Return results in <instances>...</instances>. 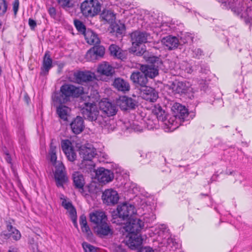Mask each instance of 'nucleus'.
<instances>
[{
	"label": "nucleus",
	"instance_id": "nucleus-1",
	"mask_svg": "<svg viewBox=\"0 0 252 252\" xmlns=\"http://www.w3.org/2000/svg\"><path fill=\"white\" fill-rule=\"evenodd\" d=\"M98 93L94 96L85 94L81 96L83 103L81 105V112L85 119L94 122L101 127L105 126L108 119L102 114H100L99 110L97 107L96 102L99 99Z\"/></svg>",
	"mask_w": 252,
	"mask_h": 252
},
{
	"label": "nucleus",
	"instance_id": "nucleus-2",
	"mask_svg": "<svg viewBox=\"0 0 252 252\" xmlns=\"http://www.w3.org/2000/svg\"><path fill=\"white\" fill-rule=\"evenodd\" d=\"M85 94L83 87L65 83L61 87L60 92L55 94L53 100L59 104H65L70 102L71 98Z\"/></svg>",
	"mask_w": 252,
	"mask_h": 252
},
{
	"label": "nucleus",
	"instance_id": "nucleus-3",
	"mask_svg": "<svg viewBox=\"0 0 252 252\" xmlns=\"http://www.w3.org/2000/svg\"><path fill=\"white\" fill-rule=\"evenodd\" d=\"M135 213L136 210L133 205L124 202L117 206L116 210L111 212V216L113 220L119 218L123 220H127Z\"/></svg>",
	"mask_w": 252,
	"mask_h": 252
},
{
	"label": "nucleus",
	"instance_id": "nucleus-4",
	"mask_svg": "<svg viewBox=\"0 0 252 252\" xmlns=\"http://www.w3.org/2000/svg\"><path fill=\"white\" fill-rule=\"evenodd\" d=\"M81 11L86 17H93L101 10V4L97 0H86L81 4Z\"/></svg>",
	"mask_w": 252,
	"mask_h": 252
},
{
	"label": "nucleus",
	"instance_id": "nucleus-5",
	"mask_svg": "<svg viewBox=\"0 0 252 252\" xmlns=\"http://www.w3.org/2000/svg\"><path fill=\"white\" fill-rule=\"evenodd\" d=\"M130 41L133 47H139L141 44L149 42L151 35L145 31L136 30L129 34Z\"/></svg>",
	"mask_w": 252,
	"mask_h": 252
},
{
	"label": "nucleus",
	"instance_id": "nucleus-6",
	"mask_svg": "<svg viewBox=\"0 0 252 252\" xmlns=\"http://www.w3.org/2000/svg\"><path fill=\"white\" fill-rule=\"evenodd\" d=\"M103 203L107 206H114L118 203L120 197L117 191L113 189H105L102 194Z\"/></svg>",
	"mask_w": 252,
	"mask_h": 252
},
{
	"label": "nucleus",
	"instance_id": "nucleus-7",
	"mask_svg": "<svg viewBox=\"0 0 252 252\" xmlns=\"http://www.w3.org/2000/svg\"><path fill=\"white\" fill-rule=\"evenodd\" d=\"M99 108L104 115L103 116L108 119V117L115 115L117 112L116 105L108 101L106 98L103 99L99 102Z\"/></svg>",
	"mask_w": 252,
	"mask_h": 252
},
{
	"label": "nucleus",
	"instance_id": "nucleus-8",
	"mask_svg": "<svg viewBox=\"0 0 252 252\" xmlns=\"http://www.w3.org/2000/svg\"><path fill=\"white\" fill-rule=\"evenodd\" d=\"M64 170L65 168L62 163H59L56 167L54 176L58 187H63V185L68 182V178Z\"/></svg>",
	"mask_w": 252,
	"mask_h": 252
},
{
	"label": "nucleus",
	"instance_id": "nucleus-9",
	"mask_svg": "<svg viewBox=\"0 0 252 252\" xmlns=\"http://www.w3.org/2000/svg\"><path fill=\"white\" fill-rule=\"evenodd\" d=\"M95 178L100 183L106 184L112 181L114 174L110 170L99 167L95 170Z\"/></svg>",
	"mask_w": 252,
	"mask_h": 252
},
{
	"label": "nucleus",
	"instance_id": "nucleus-10",
	"mask_svg": "<svg viewBox=\"0 0 252 252\" xmlns=\"http://www.w3.org/2000/svg\"><path fill=\"white\" fill-rule=\"evenodd\" d=\"M72 177L74 188L83 195H86L87 194L84 189L85 181L83 174L79 172H75L72 174Z\"/></svg>",
	"mask_w": 252,
	"mask_h": 252
},
{
	"label": "nucleus",
	"instance_id": "nucleus-11",
	"mask_svg": "<svg viewBox=\"0 0 252 252\" xmlns=\"http://www.w3.org/2000/svg\"><path fill=\"white\" fill-rule=\"evenodd\" d=\"M61 147L67 159L71 162L74 161L76 159L77 156L70 141L68 139L62 140Z\"/></svg>",
	"mask_w": 252,
	"mask_h": 252
},
{
	"label": "nucleus",
	"instance_id": "nucleus-12",
	"mask_svg": "<svg viewBox=\"0 0 252 252\" xmlns=\"http://www.w3.org/2000/svg\"><path fill=\"white\" fill-rule=\"evenodd\" d=\"M142 98L150 102H155L158 98V92L155 88L146 86L140 89Z\"/></svg>",
	"mask_w": 252,
	"mask_h": 252
},
{
	"label": "nucleus",
	"instance_id": "nucleus-13",
	"mask_svg": "<svg viewBox=\"0 0 252 252\" xmlns=\"http://www.w3.org/2000/svg\"><path fill=\"white\" fill-rule=\"evenodd\" d=\"M126 224V230L131 234H137L141 230L143 222L138 219H129Z\"/></svg>",
	"mask_w": 252,
	"mask_h": 252
},
{
	"label": "nucleus",
	"instance_id": "nucleus-14",
	"mask_svg": "<svg viewBox=\"0 0 252 252\" xmlns=\"http://www.w3.org/2000/svg\"><path fill=\"white\" fill-rule=\"evenodd\" d=\"M74 81L78 84L90 82L95 78L94 74L91 71H78L73 73Z\"/></svg>",
	"mask_w": 252,
	"mask_h": 252
},
{
	"label": "nucleus",
	"instance_id": "nucleus-15",
	"mask_svg": "<svg viewBox=\"0 0 252 252\" xmlns=\"http://www.w3.org/2000/svg\"><path fill=\"white\" fill-rule=\"evenodd\" d=\"M174 112V116L176 120L180 122H184L189 116L188 109L180 103H175L172 107Z\"/></svg>",
	"mask_w": 252,
	"mask_h": 252
},
{
	"label": "nucleus",
	"instance_id": "nucleus-16",
	"mask_svg": "<svg viewBox=\"0 0 252 252\" xmlns=\"http://www.w3.org/2000/svg\"><path fill=\"white\" fill-rule=\"evenodd\" d=\"M82 145L79 147V154L84 160H91L96 155V149L91 145L88 144Z\"/></svg>",
	"mask_w": 252,
	"mask_h": 252
},
{
	"label": "nucleus",
	"instance_id": "nucleus-17",
	"mask_svg": "<svg viewBox=\"0 0 252 252\" xmlns=\"http://www.w3.org/2000/svg\"><path fill=\"white\" fill-rule=\"evenodd\" d=\"M117 104L122 110H127L135 109L137 102L131 97L123 96L117 101Z\"/></svg>",
	"mask_w": 252,
	"mask_h": 252
},
{
	"label": "nucleus",
	"instance_id": "nucleus-18",
	"mask_svg": "<svg viewBox=\"0 0 252 252\" xmlns=\"http://www.w3.org/2000/svg\"><path fill=\"white\" fill-rule=\"evenodd\" d=\"M170 89H172L174 94H185L189 91V83L175 80L171 83Z\"/></svg>",
	"mask_w": 252,
	"mask_h": 252
},
{
	"label": "nucleus",
	"instance_id": "nucleus-19",
	"mask_svg": "<svg viewBox=\"0 0 252 252\" xmlns=\"http://www.w3.org/2000/svg\"><path fill=\"white\" fill-rule=\"evenodd\" d=\"M130 79L135 85H138L142 88L145 87L148 80L143 71L133 72L130 75Z\"/></svg>",
	"mask_w": 252,
	"mask_h": 252
},
{
	"label": "nucleus",
	"instance_id": "nucleus-20",
	"mask_svg": "<svg viewBox=\"0 0 252 252\" xmlns=\"http://www.w3.org/2000/svg\"><path fill=\"white\" fill-rule=\"evenodd\" d=\"M70 126L71 131L74 134H80L85 128L84 119L80 116H77L73 119L70 124Z\"/></svg>",
	"mask_w": 252,
	"mask_h": 252
},
{
	"label": "nucleus",
	"instance_id": "nucleus-21",
	"mask_svg": "<svg viewBox=\"0 0 252 252\" xmlns=\"http://www.w3.org/2000/svg\"><path fill=\"white\" fill-rule=\"evenodd\" d=\"M110 33L113 35H115L118 37H122L126 31V26L124 24L116 23L115 21L112 23L109 27Z\"/></svg>",
	"mask_w": 252,
	"mask_h": 252
},
{
	"label": "nucleus",
	"instance_id": "nucleus-22",
	"mask_svg": "<svg viewBox=\"0 0 252 252\" xmlns=\"http://www.w3.org/2000/svg\"><path fill=\"white\" fill-rule=\"evenodd\" d=\"M161 42L166 47V49L169 50L176 49L180 44L178 38L172 35H168L162 38Z\"/></svg>",
	"mask_w": 252,
	"mask_h": 252
},
{
	"label": "nucleus",
	"instance_id": "nucleus-23",
	"mask_svg": "<svg viewBox=\"0 0 252 252\" xmlns=\"http://www.w3.org/2000/svg\"><path fill=\"white\" fill-rule=\"evenodd\" d=\"M97 72L102 75L111 77L115 74V68L109 63L103 62L99 64L97 68Z\"/></svg>",
	"mask_w": 252,
	"mask_h": 252
},
{
	"label": "nucleus",
	"instance_id": "nucleus-24",
	"mask_svg": "<svg viewBox=\"0 0 252 252\" xmlns=\"http://www.w3.org/2000/svg\"><path fill=\"white\" fill-rule=\"evenodd\" d=\"M113 86L118 91L126 92L130 90V85L127 81L121 77L116 78L113 82Z\"/></svg>",
	"mask_w": 252,
	"mask_h": 252
},
{
	"label": "nucleus",
	"instance_id": "nucleus-25",
	"mask_svg": "<svg viewBox=\"0 0 252 252\" xmlns=\"http://www.w3.org/2000/svg\"><path fill=\"white\" fill-rule=\"evenodd\" d=\"M94 231L100 237L112 235L113 233L112 229L106 221L98 225H96L94 227Z\"/></svg>",
	"mask_w": 252,
	"mask_h": 252
},
{
	"label": "nucleus",
	"instance_id": "nucleus-26",
	"mask_svg": "<svg viewBox=\"0 0 252 252\" xmlns=\"http://www.w3.org/2000/svg\"><path fill=\"white\" fill-rule=\"evenodd\" d=\"M100 18L104 24L108 23L111 25L115 21L116 15L112 10L104 9L100 14Z\"/></svg>",
	"mask_w": 252,
	"mask_h": 252
},
{
	"label": "nucleus",
	"instance_id": "nucleus-27",
	"mask_svg": "<svg viewBox=\"0 0 252 252\" xmlns=\"http://www.w3.org/2000/svg\"><path fill=\"white\" fill-rule=\"evenodd\" d=\"M90 219L91 221L96 225L104 222L107 220L104 212L97 211L90 214Z\"/></svg>",
	"mask_w": 252,
	"mask_h": 252
},
{
	"label": "nucleus",
	"instance_id": "nucleus-28",
	"mask_svg": "<svg viewBox=\"0 0 252 252\" xmlns=\"http://www.w3.org/2000/svg\"><path fill=\"white\" fill-rule=\"evenodd\" d=\"M86 42L90 45L99 44L100 42L97 34L91 29H87V32L84 35Z\"/></svg>",
	"mask_w": 252,
	"mask_h": 252
},
{
	"label": "nucleus",
	"instance_id": "nucleus-29",
	"mask_svg": "<svg viewBox=\"0 0 252 252\" xmlns=\"http://www.w3.org/2000/svg\"><path fill=\"white\" fill-rule=\"evenodd\" d=\"M109 51L111 56L115 58L124 60L126 59L124 52L117 45L111 44L109 47Z\"/></svg>",
	"mask_w": 252,
	"mask_h": 252
},
{
	"label": "nucleus",
	"instance_id": "nucleus-30",
	"mask_svg": "<svg viewBox=\"0 0 252 252\" xmlns=\"http://www.w3.org/2000/svg\"><path fill=\"white\" fill-rule=\"evenodd\" d=\"M52 66V59L50 57L49 51H46L43 60L41 74L46 75Z\"/></svg>",
	"mask_w": 252,
	"mask_h": 252
},
{
	"label": "nucleus",
	"instance_id": "nucleus-31",
	"mask_svg": "<svg viewBox=\"0 0 252 252\" xmlns=\"http://www.w3.org/2000/svg\"><path fill=\"white\" fill-rule=\"evenodd\" d=\"M140 71H143L148 77L153 78L158 73V67L150 66V65H142L140 67Z\"/></svg>",
	"mask_w": 252,
	"mask_h": 252
},
{
	"label": "nucleus",
	"instance_id": "nucleus-32",
	"mask_svg": "<svg viewBox=\"0 0 252 252\" xmlns=\"http://www.w3.org/2000/svg\"><path fill=\"white\" fill-rule=\"evenodd\" d=\"M145 61L149 64H151L150 66L158 67L162 63L161 60L159 57L154 55L152 53L148 52L145 55Z\"/></svg>",
	"mask_w": 252,
	"mask_h": 252
},
{
	"label": "nucleus",
	"instance_id": "nucleus-33",
	"mask_svg": "<svg viewBox=\"0 0 252 252\" xmlns=\"http://www.w3.org/2000/svg\"><path fill=\"white\" fill-rule=\"evenodd\" d=\"M152 112L157 116L158 121L161 122H165L166 121L167 114L159 104L155 106Z\"/></svg>",
	"mask_w": 252,
	"mask_h": 252
},
{
	"label": "nucleus",
	"instance_id": "nucleus-34",
	"mask_svg": "<svg viewBox=\"0 0 252 252\" xmlns=\"http://www.w3.org/2000/svg\"><path fill=\"white\" fill-rule=\"evenodd\" d=\"M63 104H60V105L57 107V113L59 117L64 121H67V117L70 111V108Z\"/></svg>",
	"mask_w": 252,
	"mask_h": 252
},
{
	"label": "nucleus",
	"instance_id": "nucleus-35",
	"mask_svg": "<svg viewBox=\"0 0 252 252\" xmlns=\"http://www.w3.org/2000/svg\"><path fill=\"white\" fill-rule=\"evenodd\" d=\"M49 155L50 156V160L55 164L57 161V156H56V146L54 144L53 140L50 143Z\"/></svg>",
	"mask_w": 252,
	"mask_h": 252
},
{
	"label": "nucleus",
	"instance_id": "nucleus-36",
	"mask_svg": "<svg viewBox=\"0 0 252 252\" xmlns=\"http://www.w3.org/2000/svg\"><path fill=\"white\" fill-rule=\"evenodd\" d=\"M74 24L77 31L84 35L86 32H87V30L84 23L82 21L76 19L74 21Z\"/></svg>",
	"mask_w": 252,
	"mask_h": 252
},
{
	"label": "nucleus",
	"instance_id": "nucleus-37",
	"mask_svg": "<svg viewBox=\"0 0 252 252\" xmlns=\"http://www.w3.org/2000/svg\"><path fill=\"white\" fill-rule=\"evenodd\" d=\"M137 47H133V46L131 47V52L137 56H142L143 58L145 59V55L146 53H148L149 51H147L144 48H141L140 50H137Z\"/></svg>",
	"mask_w": 252,
	"mask_h": 252
},
{
	"label": "nucleus",
	"instance_id": "nucleus-38",
	"mask_svg": "<svg viewBox=\"0 0 252 252\" xmlns=\"http://www.w3.org/2000/svg\"><path fill=\"white\" fill-rule=\"evenodd\" d=\"M92 49L96 51L97 53V56L100 58H102L105 53V48L103 46L94 45V46L92 47Z\"/></svg>",
	"mask_w": 252,
	"mask_h": 252
},
{
	"label": "nucleus",
	"instance_id": "nucleus-39",
	"mask_svg": "<svg viewBox=\"0 0 252 252\" xmlns=\"http://www.w3.org/2000/svg\"><path fill=\"white\" fill-rule=\"evenodd\" d=\"M69 216L71 219L74 226L78 228V224L77 222V213L75 208H73L69 212Z\"/></svg>",
	"mask_w": 252,
	"mask_h": 252
},
{
	"label": "nucleus",
	"instance_id": "nucleus-40",
	"mask_svg": "<svg viewBox=\"0 0 252 252\" xmlns=\"http://www.w3.org/2000/svg\"><path fill=\"white\" fill-rule=\"evenodd\" d=\"M81 227L82 232L86 233L87 238L88 239L91 238L93 236V233H92L88 223H86V225L82 224L81 225Z\"/></svg>",
	"mask_w": 252,
	"mask_h": 252
},
{
	"label": "nucleus",
	"instance_id": "nucleus-41",
	"mask_svg": "<svg viewBox=\"0 0 252 252\" xmlns=\"http://www.w3.org/2000/svg\"><path fill=\"white\" fill-rule=\"evenodd\" d=\"M58 3L63 8H70L72 6L71 0H57Z\"/></svg>",
	"mask_w": 252,
	"mask_h": 252
},
{
	"label": "nucleus",
	"instance_id": "nucleus-42",
	"mask_svg": "<svg viewBox=\"0 0 252 252\" xmlns=\"http://www.w3.org/2000/svg\"><path fill=\"white\" fill-rule=\"evenodd\" d=\"M93 50L92 48H91L86 53V58L89 61H95L97 60V58L95 57Z\"/></svg>",
	"mask_w": 252,
	"mask_h": 252
},
{
	"label": "nucleus",
	"instance_id": "nucleus-43",
	"mask_svg": "<svg viewBox=\"0 0 252 252\" xmlns=\"http://www.w3.org/2000/svg\"><path fill=\"white\" fill-rule=\"evenodd\" d=\"M82 247L85 252H95V248L87 242H83Z\"/></svg>",
	"mask_w": 252,
	"mask_h": 252
},
{
	"label": "nucleus",
	"instance_id": "nucleus-44",
	"mask_svg": "<svg viewBox=\"0 0 252 252\" xmlns=\"http://www.w3.org/2000/svg\"><path fill=\"white\" fill-rule=\"evenodd\" d=\"M7 8V3L6 0H2L0 2V15H3L6 11Z\"/></svg>",
	"mask_w": 252,
	"mask_h": 252
},
{
	"label": "nucleus",
	"instance_id": "nucleus-45",
	"mask_svg": "<svg viewBox=\"0 0 252 252\" xmlns=\"http://www.w3.org/2000/svg\"><path fill=\"white\" fill-rule=\"evenodd\" d=\"M6 226L8 233H5V232H3V234L6 236H8L9 235L12 234V233H13V231L16 229V228L13 227L10 222H7Z\"/></svg>",
	"mask_w": 252,
	"mask_h": 252
},
{
	"label": "nucleus",
	"instance_id": "nucleus-46",
	"mask_svg": "<svg viewBox=\"0 0 252 252\" xmlns=\"http://www.w3.org/2000/svg\"><path fill=\"white\" fill-rule=\"evenodd\" d=\"M62 206L67 210H71L73 208H75L72 205V204L70 202H66V200H64L62 202Z\"/></svg>",
	"mask_w": 252,
	"mask_h": 252
},
{
	"label": "nucleus",
	"instance_id": "nucleus-47",
	"mask_svg": "<svg viewBox=\"0 0 252 252\" xmlns=\"http://www.w3.org/2000/svg\"><path fill=\"white\" fill-rule=\"evenodd\" d=\"M8 236L12 237L13 238V239L15 240H19L21 238V234L20 232L17 229H16L13 231V233H12V234L9 235Z\"/></svg>",
	"mask_w": 252,
	"mask_h": 252
},
{
	"label": "nucleus",
	"instance_id": "nucleus-48",
	"mask_svg": "<svg viewBox=\"0 0 252 252\" xmlns=\"http://www.w3.org/2000/svg\"><path fill=\"white\" fill-rule=\"evenodd\" d=\"M90 193H94L96 192V186L94 184H91L87 186Z\"/></svg>",
	"mask_w": 252,
	"mask_h": 252
},
{
	"label": "nucleus",
	"instance_id": "nucleus-49",
	"mask_svg": "<svg viewBox=\"0 0 252 252\" xmlns=\"http://www.w3.org/2000/svg\"><path fill=\"white\" fill-rule=\"evenodd\" d=\"M19 6V0H15L13 3V9L15 15H16Z\"/></svg>",
	"mask_w": 252,
	"mask_h": 252
},
{
	"label": "nucleus",
	"instance_id": "nucleus-50",
	"mask_svg": "<svg viewBox=\"0 0 252 252\" xmlns=\"http://www.w3.org/2000/svg\"><path fill=\"white\" fill-rule=\"evenodd\" d=\"M193 57L196 58H199V57L202 55L203 51L199 48L195 49L193 51Z\"/></svg>",
	"mask_w": 252,
	"mask_h": 252
},
{
	"label": "nucleus",
	"instance_id": "nucleus-51",
	"mask_svg": "<svg viewBox=\"0 0 252 252\" xmlns=\"http://www.w3.org/2000/svg\"><path fill=\"white\" fill-rule=\"evenodd\" d=\"M29 25L32 30H34L36 26V22L35 20L30 18L29 19Z\"/></svg>",
	"mask_w": 252,
	"mask_h": 252
},
{
	"label": "nucleus",
	"instance_id": "nucleus-52",
	"mask_svg": "<svg viewBox=\"0 0 252 252\" xmlns=\"http://www.w3.org/2000/svg\"><path fill=\"white\" fill-rule=\"evenodd\" d=\"M79 221L81 225L82 224L86 225L87 223L86 217L85 215L83 214L80 217Z\"/></svg>",
	"mask_w": 252,
	"mask_h": 252
},
{
	"label": "nucleus",
	"instance_id": "nucleus-53",
	"mask_svg": "<svg viewBox=\"0 0 252 252\" xmlns=\"http://www.w3.org/2000/svg\"><path fill=\"white\" fill-rule=\"evenodd\" d=\"M48 12L51 17H55L56 15V10L55 7H51L48 9Z\"/></svg>",
	"mask_w": 252,
	"mask_h": 252
},
{
	"label": "nucleus",
	"instance_id": "nucleus-54",
	"mask_svg": "<svg viewBox=\"0 0 252 252\" xmlns=\"http://www.w3.org/2000/svg\"><path fill=\"white\" fill-rule=\"evenodd\" d=\"M4 151V153L5 155V160H6L7 163H8L9 164H11L12 159H11V156H10V155L9 154V153H8L7 151Z\"/></svg>",
	"mask_w": 252,
	"mask_h": 252
},
{
	"label": "nucleus",
	"instance_id": "nucleus-55",
	"mask_svg": "<svg viewBox=\"0 0 252 252\" xmlns=\"http://www.w3.org/2000/svg\"><path fill=\"white\" fill-rule=\"evenodd\" d=\"M141 252H154V250L150 247H146L143 249Z\"/></svg>",
	"mask_w": 252,
	"mask_h": 252
},
{
	"label": "nucleus",
	"instance_id": "nucleus-56",
	"mask_svg": "<svg viewBox=\"0 0 252 252\" xmlns=\"http://www.w3.org/2000/svg\"><path fill=\"white\" fill-rule=\"evenodd\" d=\"M93 52H94V55H95V57H96V58H97V60H98V59H99L100 58L97 56V53H96V51H95V50H93Z\"/></svg>",
	"mask_w": 252,
	"mask_h": 252
},
{
	"label": "nucleus",
	"instance_id": "nucleus-57",
	"mask_svg": "<svg viewBox=\"0 0 252 252\" xmlns=\"http://www.w3.org/2000/svg\"><path fill=\"white\" fill-rule=\"evenodd\" d=\"M137 242H139L138 244L142 243V239H139V238H137Z\"/></svg>",
	"mask_w": 252,
	"mask_h": 252
},
{
	"label": "nucleus",
	"instance_id": "nucleus-58",
	"mask_svg": "<svg viewBox=\"0 0 252 252\" xmlns=\"http://www.w3.org/2000/svg\"><path fill=\"white\" fill-rule=\"evenodd\" d=\"M9 252H17L15 251L14 250H9Z\"/></svg>",
	"mask_w": 252,
	"mask_h": 252
},
{
	"label": "nucleus",
	"instance_id": "nucleus-59",
	"mask_svg": "<svg viewBox=\"0 0 252 252\" xmlns=\"http://www.w3.org/2000/svg\"><path fill=\"white\" fill-rule=\"evenodd\" d=\"M1 25H2V23H1V22L0 21V28H1Z\"/></svg>",
	"mask_w": 252,
	"mask_h": 252
},
{
	"label": "nucleus",
	"instance_id": "nucleus-60",
	"mask_svg": "<svg viewBox=\"0 0 252 252\" xmlns=\"http://www.w3.org/2000/svg\"><path fill=\"white\" fill-rule=\"evenodd\" d=\"M172 123H171V125H173L174 121H173V120H172Z\"/></svg>",
	"mask_w": 252,
	"mask_h": 252
},
{
	"label": "nucleus",
	"instance_id": "nucleus-61",
	"mask_svg": "<svg viewBox=\"0 0 252 252\" xmlns=\"http://www.w3.org/2000/svg\"><path fill=\"white\" fill-rule=\"evenodd\" d=\"M167 123H170V120H168V121H167Z\"/></svg>",
	"mask_w": 252,
	"mask_h": 252
}]
</instances>
